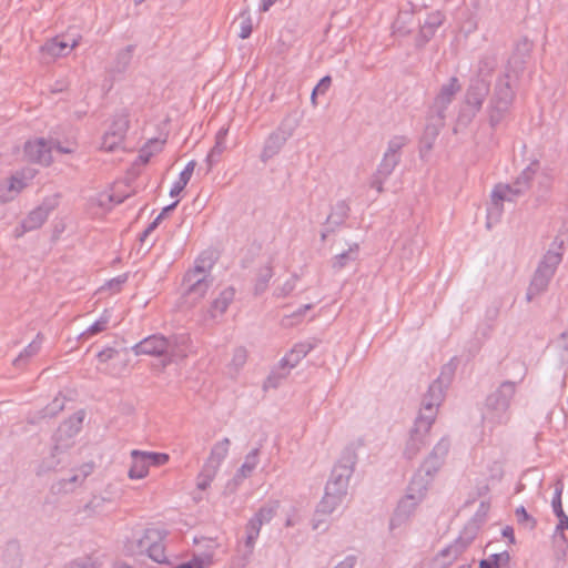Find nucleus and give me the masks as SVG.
Listing matches in <instances>:
<instances>
[{"instance_id":"nucleus-1","label":"nucleus","mask_w":568,"mask_h":568,"mask_svg":"<svg viewBox=\"0 0 568 568\" xmlns=\"http://www.w3.org/2000/svg\"><path fill=\"white\" fill-rule=\"evenodd\" d=\"M166 537L168 531L164 527L159 525L148 526L135 540L125 544L124 552L131 558L144 555L156 564H168Z\"/></svg>"},{"instance_id":"nucleus-2","label":"nucleus","mask_w":568,"mask_h":568,"mask_svg":"<svg viewBox=\"0 0 568 568\" xmlns=\"http://www.w3.org/2000/svg\"><path fill=\"white\" fill-rule=\"evenodd\" d=\"M129 129L130 116L128 114L120 113L114 115L101 139L100 149L109 153L121 150Z\"/></svg>"},{"instance_id":"nucleus-3","label":"nucleus","mask_w":568,"mask_h":568,"mask_svg":"<svg viewBox=\"0 0 568 568\" xmlns=\"http://www.w3.org/2000/svg\"><path fill=\"white\" fill-rule=\"evenodd\" d=\"M52 146L42 138L29 140L23 148V156L27 161L48 165L52 156Z\"/></svg>"},{"instance_id":"nucleus-4","label":"nucleus","mask_w":568,"mask_h":568,"mask_svg":"<svg viewBox=\"0 0 568 568\" xmlns=\"http://www.w3.org/2000/svg\"><path fill=\"white\" fill-rule=\"evenodd\" d=\"M169 342L160 335H152L138 343L133 351L136 355L161 356L166 353Z\"/></svg>"},{"instance_id":"nucleus-5","label":"nucleus","mask_w":568,"mask_h":568,"mask_svg":"<svg viewBox=\"0 0 568 568\" xmlns=\"http://www.w3.org/2000/svg\"><path fill=\"white\" fill-rule=\"evenodd\" d=\"M32 179V174L17 173L0 185V201L7 202L14 199Z\"/></svg>"},{"instance_id":"nucleus-6","label":"nucleus","mask_w":568,"mask_h":568,"mask_svg":"<svg viewBox=\"0 0 568 568\" xmlns=\"http://www.w3.org/2000/svg\"><path fill=\"white\" fill-rule=\"evenodd\" d=\"M132 464L129 469V477L131 479H143L149 475L150 465L142 450H132Z\"/></svg>"},{"instance_id":"nucleus-7","label":"nucleus","mask_w":568,"mask_h":568,"mask_svg":"<svg viewBox=\"0 0 568 568\" xmlns=\"http://www.w3.org/2000/svg\"><path fill=\"white\" fill-rule=\"evenodd\" d=\"M165 144V140L154 138L150 139L139 151L138 160L142 164L150 162L152 156L160 153Z\"/></svg>"},{"instance_id":"nucleus-8","label":"nucleus","mask_w":568,"mask_h":568,"mask_svg":"<svg viewBox=\"0 0 568 568\" xmlns=\"http://www.w3.org/2000/svg\"><path fill=\"white\" fill-rule=\"evenodd\" d=\"M186 280L190 283L189 294L191 296L205 295L210 285L201 271H194V272L187 274Z\"/></svg>"},{"instance_id":"nucleus-9","label":"nucleus","mask_w":568,"mask_h":568,"mask_svg":"<svg viewBox=\"0 0 568 568\" xmlns=\"http://www.w3.org/2000/svg\"><path fill=\"white\" fill-rule=\"evenodd\" d=\"M74 47V41L70 42L62 38H54L45 44V50L50 55L61 57L71 52Z\"/></svg>"},{"instance_id":"nucleus-10","label":"nucleus","mask_w":568,"mask_h":568,"mask_svg":"<svg viewBox=\"0 0 568 568\" xmlns=\"http://www.w3.org/2000/svg\"><path fill=\"white\" fill-rule=\"evenodd\" d=\"M126 196V193L114 194L111 192H102L99 194L98 201L102 206H112L122 203Z\"/></svg>"},{"instance_id":"nucleus-11","label":"nucleus","mask_w":568,"mask_h":568,"mask_svg":"<svg viewBox=\"0 0 568 568\" xmlns=\"http://www.w3.org/2000/svg\"><path fill=\"white\" fill-rule=\"evenodd\" d=\"M145 457L149 462L150 467H160L164 466L169 463L170 456L166 453H158V452H144Z\"/></svg>"},{"instance_id":"nucleus-12","label":"nucleus","mask_w":568,"mask_h":568,"mask_svg":"<svg viewBox=\"0 0 568 568\" xmlns=\"http://www.w3.org/2000/svg\"><path fill=\"white\" fill-rule=\"evenodd\" d=\"M504 560L507 562L509 560V556L507 552L495 554L488 559H484L479 562V568H500V561Z\"/></svg>"},{"instance_id":"nucleus-13","label":"nucleus","mask_w":568,"mask_h":568,"mask_svg":"<svg viewBox=\"0 0 568 568\" xmlns=\"http://www.w3.org/2000/svg\"><path fill=\"white\" fill-rule=\"evenodd\" d=\"M443 16L439 12H435L429 14L427 21L423 26V30L428 33H433L436 28H438L443 23Z\"/></svg>"},{"instance_id":"nucleus-14","label":"nucleus","mask_w":568,"mask_h":568,"mask_svg":"<svg viewBox=\"0 0 568 568\" xmlns=\"http://www.w3.org/2000/svg\"><path fill=\"white\" fill-rule=\"evenodd\" d=\"M44 220H45L44 211L41 209H38L29 215L28 220L26 221V225L28 229L37 227L38 225H41Z\"/></svg>"},{"instance_id":"nucleus-15","label":"nucleus","mask_w":568,"mask_h":568,"mask_svg":"<svg viewBox=\"0 0 568 568\" xmlns=\"http://www.w3.org/2000/svg\"><path fill=\"white\" fill-rule=\"evenodd\" d=\"M331 77H324L312 92V102L315 103V97L317 94H324L331 87Z\"/></svg>"},{"instance_id":"nucleus-16","label":"nucleus","mask_w":568,"mask_h":568,"mask_svg":"<svg viewBox=\"0 0 568 568\" xmlns=\"http://www.w3.org/2000/svg\"><path fill=\"white\" fill-rule=\"evenodd\" d=\"M515 192L509 185H500L498 186L495 192L494 196L499 197L500 200H507L511 201Z\"/></svg>"},{"instance_id":"nucleus-17","label":"nucleus","mask_w":568,"mask_h":568,"mask_svg":"<svg viewBox=\"0 0 568 568\" xmlns=\"http://www.w3.org/2000/svg\"><path fill=\"white\" fill-rule=\"evenodd\" d=\"M194 168H195V163L193 161L189 162L186 164L185 169L181 172L178 182H180L182 185L186 186L192 174H193Z\"/></svg>"},{"instance_id":"nucleus-18","label":"nucleus","mask_w":568,"mask_h":568,"mask_svg":"<svg viewBox=\"0 0 568 568\" xmlns=\"http://www.w3.org/2000/svg\"><path fill=\"white\" fill-rule=\"evenodd\" d=\"M515 515L517 517L518 523H520V524L530 523L531 526H534V524H535L534 519L528 515V513L526 511V509L523 506H520L516 509Z\"/></svg>"},{"instance_id":"nucleus-19","label":"nucleus","mask_w":568,"mask_h":568,"mask_svg":"<svg viewBox=\"0 0 568 568\" xmlns=\"http://www.w3.org/2000/svg\"><path fill=\"white\" fill-rule=\"evenodd\" d=\"M552 507H554V511L557 515V517H560L565 514L562 510V506H561V490L560 489H558L556 493V497L552 500Z\"/></svg>"},{"instance_id":"nucleus-20","label":"nucleus","mask_w":568,"mask_h":568,"mask_svg":"<svg viewBox=\"0 0 568 568\" xmlns=\"http://www.w3.org/2000/svg\"><path fill=\"white\" fill-rule=\"evenodd\" d=\"M260 525L261 523H256V521H251L250 526L252 528V532L248 535V538H247V542L251 545L254 542L257 534H258V529H260Z\"/></svg>"},{"instance_id":"nucleus-21","label":"nucleus","mask_w":568,"mask_h":568,"mask_svg":"<svg viewBox=\"0 0 568 568\" xmlns=\"http://www.w3.org/2000/svg\"><path fill=\"white\" fill-rule=\"evenodd\" d=\"M503 536L505 538H507L509 540V542L514 544L515 542V535H514V529L509 526L505 527L503 529Z\"/></svg>"},{"instance_id":"nucleus-22","label":"nucleus","mask_w":568,"mask_h":568,"mask_svg":"<svg viewBox=\"0 0 568 568\" xmlns=\"http://www.w3.org/2000/svg\"><path fill=\"white\" fill-rule=\"evenodd\" d=\"M184 187L185 185H182L180 182L176 181L172 186L170 194L172 196H178L184 190Z\"/></svg>"},{"instance_id":"nucleus-23","label":"nucleus","mask_w":568,"mask_h":568,"mask_svg":"<svg viewBox=\"0 0 568 568\" xmlns=\"http://www.w3.org/2000/svg\"><path fill=\"white\" fill-rule=\"evenodd\" d=\"M234 361L237 364H243L246 361V353L243 349H237L234 354Z\"/></svg>"},{"instance_id":"nucleus-24","label":"nucleus","mask_w":568,"mask_h":568,"mask_svg":"<svg viewBox=\"0 0 568 568\" xmlns=\"http://www.w3.org/2000/svg\"><path fill=\"white\" fill-rule=\"evenodd\" d=\"M113 355H114V351L109 348V349H105V351H102L101 353H99L98 356L101 362H104V361L111 358Z\"/></svg>"},{"instance_id":"nucleus-25","label":"nucleus","mask_w":568,"mask_h":568,"mask_svg":"<svg viewBox=\"0 0 568 568\" xmlns=\"http://www.w3.org/2000/svg\"><path fill=\"white\" fill-rule=\"evenodd\" d=\"M559 518V524H558V528L561 529V530H568V517L564 514L562 516L558 517Z\"/></svg>"},{"instance_id":"nucleus-26","label":"nucleus","mask_w":568,"mask_h":568,"mask_svg":"<svg viewBox=\"0 0 568 568\" xmlns=\"http://www.w3.org/2000/svg\"><path fill=\"white\" fill-rule=\"evenodd\" d=\"M251 34V27L250 26H246V27H243L242 28V31H241V38L242 39H245L247 38L248 36Z\"/></svg>"},{"instance_id":"nucleus-27","label":"nucleus","mask_w":568,"mask_h":568,"mask_svg":"<svg viewBox=\"0 0 568 568\" xmlns=\"http://www.w3.org/2000/svg\"><path fill=\"white\" fill-rule=\"evenodd\" d=\"M227 444H229V442H227V440H225L224 443H222V444L217 445V446L214 448L213 453H214L215 450H217V449H221V450H222V454L224 455V454L226 453V450H227Z\"/></svg>"},{"instance_id":"nucleus-28","label":"nucleus","mask_w":568,"mask_h":568,"mask_svg":"<svg viewBox=\"0 0 568 568\" xmlns=\"http://www.w3.org/2000/svg\"><path fill=\"white\" fill-rule=\"evenodd\" d=\"M112 568H133L131 567L129 564L124 562V561H115L113 567Z\"/></svg>"},{"instance_id":"nucleus-29","label":"nucleus","mask_w":568,"mask_h":568,"mask_svg":"<svg viewBox=\"0 0 568 568\" xmlns=\"http://www.w3.org/2000/svg\"><path fill=\"white\" fill-rule=\"evenodd\" d=\"M275 2V0H263L262 9L263 11H267L270 7Z\"/></svg>"},{"instance_id":"nucleus-30","label":"nucleus","mask_w":568,"mask_h":568,"mask_svg":"<svg viewBox=\"0 0 568 568\" xmlns=\"http://www.w3.org/2000/svg\"><path fill=\"white\" fill-rule=\"evenodd\" d=\"M57 150H58V151H60V152H63V153H70V152H72V150H70V149L57 148Z\"/></svg>"},{"instance_id":"nucleus-31","label":"nucleus","mask_w":568,"mask_h":568,"mask_svg":"<svg viewBox=\"0 0 568 568\" xmlns=\"http://www.w3.org/2000/svg\"><path fill=\"white\" fill-rule=\"evenodd\" d=\"M120 186H122V184H121V183H119V184H114L113 189H115V187H120Z\"/></svg>"},{"instance_id":"nucleus-32","label":"nucleus","mask_w":568,"mask_h":568,"mask_svg":"<svg viewBox=\"0 0 568 568\" xmlns=\"http://www.w3.org/2000/svg\"><path fill=\"white\" fill-rule=\"evenodd\" d=\"M176 203H178V202L173 203V205L169 206L166 210H169V209H171V207H173V206H176Z\"/></svg>"}]
</instances>
